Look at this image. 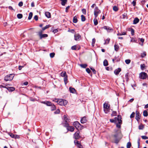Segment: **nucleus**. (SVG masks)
<instances>
[{
  "label": "nucleus",
  "instance_id": "5701e85b",
  "mask_svg": "<svg viewBox=\"0 0 148 148\" xmlns=\"http://www.w3.org/2000/svg\"><path fill=\"white\" fill-rule=\"evenodd\" d=\"M61 75L62 77H64L67 76V75L66 72L63 71L61 73Z\"/></svg>",
  "mask_w": 148,
  "mask_h": 148
},
{
  "label": "nucleus",
  "instance_id": "680f3d73",
  "mask_svg": "<svg viewBox=\"0 0 148 148\" xmlns=\"http://www.w3.org/2000/svg\"><path fill=\"white\" fill-rule=\"evenodd\" d=\"M132 4L134 6H135L136 4V1L135 0H134L132 3Z\"/></svg>",
  "mask_w": 148,
  "mask_h": 148
},
{
  "label": "nucleus",
  "instance_id": "58836bf2",
  "mask_svg": "<svg viewBox=\"0 0 148 148\" xmlns=\"http://www.w3.org/2000/svg\"><path fill=\"white\" fill-rule=\"evenodd\" d=\"M50 27V25H46L45 27L42 28V30L43 31H44L47 29L48 28H49Z\"/></svg>",
  "mask_w": 148,
  "mask_h": 148
},
{
  "label": "nucleus",
  "instance_id": "393cba45",
  "mask_svg": "<svg viewBox=\"0 0 148 148\" xmlns=\"http://www.w3.org/2000/svg\"><path fill=\"white\" fill-rule=\"evenodd\" d=\"M64 83H65V84H66L68 83L67 75L66 76V77H64Z\"/></svg>",
  "mask_w": 148,
  "mask_h": 148
},
{
  "label": "nucleus",
  "instance_id": "6ab92c4d",
  "mask_svg": "<svg viewBox=\"0 0 148 148\" xmlns=\"http://www.w3.org/2000/svg\"><path fill=\"white\" fill-rule=\"evenodd\" d=\"M45 16L48 18H50L51 17V13L48 12H45Z\"/></svg>",
  "mask_w": 148,
  "mask_h": 148
},
{
  "label": "nucleus",
  "instance_id": "7ed1b4c3",
  "mask_svg": "<svg viewBox=\"0 0 148 148\" xmlns=\"http://www.w3.org/2000/svg\"><path fill=\"white\" fill-rule=\"evenodd\" d=\"M118 133H116L114 134L112 136L114 138V142L116 144H118L121 138V137H119V135H121Z\"/></svg>",
  "mask_w": 148,
  "mask_h": 148
},
{
  "label": "nucleus",
  "instance_id": "e2e57ef3",
  "mask_svg": "<svg viewBox=\"0 0 148 148\" xmlns=\"http://www.w3.org/2000/svg\"><path fill=\"white\" fill-rule=\"evenodd\" d=\"M140 41L142 43L141 44V45H143V43L144 41V39L143 38H140Z\"/></svg>",
  "mask_w": 148,
  "mask_h": 148
},
{
  "label": "nucleus",
  "instance_id": "bf43d9fd",
  "mask_svg": "<svg viewBox=\"0 0 148 148\" xmlns=\"http://www.w3.org/2000/svg\"><path fill=\"white\" fill-rule=\"evenodd\" d=\"M144 127L143 125H140L139 126V130H143L144 128Z\"/></svg>",
  "mask_w": 148,
  "mask_h": 148
},
{
  "label": "nucleus",
  "instance_id": "0e129e2a",
  "mask_svg": "<svg viewBox=\"0 0 148 148\" xmlns=\"http://www.w3.org/2000/svg\"><path fill=\"white\" fill-rule=\"evenodd\" d=\"M90 69L92 71L93 73L94 74H95L96 73V71L94 69L92 68H90Z\"/></svg>",
  "mask_w": 148,
  "mask_h": 148
},
{
  "label": "nucleus",
  "instance_id": "f257e3e1",
  "mask_svg": "<svg viewBox=\"0 0 148 148\" xmlns=\"http://www.w3.org/2000/svg\"><path fill=\"white\" fill-rule=\"evenodd\" d=\"M121 115H118L117 117H115L114 118L115 121L116 122V121H118V123H116V125L117 127L120 128H121V125L122 123V121L121 120Z\"/></svg>",
  "mask_w": 148,
  "mask_h": 148
},
{
  "label": "nucleus",
  "instance_id": "c03bdc74",
  "mask_svg": "<svg viewBox=\"0 0 148 148\" xmlns=\"http://www.w3.org/2000/svg\"><path fill=\"white\" fill-rule=\"evenodd\" d=\"M130 31L132 35V36H134V29L131 28L130 29Z\"/></svg>",
  "mask_w": 148,
  "mask_h": 148
},
{
  "label": "nucleus",
  "instance_id": "2f4dec72",
  "mask_svg": "<svg viewBox=\"0 0 148 148\" xmlns=\"http://www.w3.org/2000/svg\"><path fill=\"white\" fill-rule=\"evenodd\" d=\"M114 49L116 51H117L119 49V47L118 45L115 44L114 45Z\"/></svg>",
  "mask_w": 148,
  "mask_h": 148
},
{
  "label": "nucleus",
  "instance_id": "e433bc0d",
  "mask_svg": "<svg viewBox=\"0 0 148 148\" xmlns=\"http://www.w3.org/2000/svg\"><path fill=\"white\" fill-rule=\"evenodd\" d=\"M131 145V143L130 142L127 143L126 146L127 148H130Z\"/></svg>",
  "mask_w": 148,
  "mask_h": 148
},
{
  "label": "nucleus",
  "instance_id": "1a4fd4ad",
  "mask_svg": "<svg viewBox=\"0 0 148 148\" xmlns=\"http://www.w3.org/2000/svg\"><path fill=\"white\" fill-rule=\"evenodd\" d=\"M42 31H40L38 32V35L40 37V39H42L43 38H46L48 37V35L46 34H42Z\"/></svg>",
  "mask_w": 148,
  "mask_h": 148
},
{
  "label": "nucleus",
  "instance_id": "f704fd0d",
  "mask_svg": "<svg viewBox=\"0 0 148 148\" xmlns=\"http://www.w3.org/2000/svg\"><path fill=\"white\" fill-rule=\"evenodd\" d=\"M32 16L33 13L32 12H30L29 14L28 19L29 20L31 19L32 17Z\"/></svg>",
  "mask_w": 148,
  "mask_h": 148
},
{
  "label": "nucleus",
  "instance_id": "72a5a7b5",
  "mask_svg": "<svg viewBox=\"0 0 148 148\" xmlns=\"http://www.w3.org/2000/svg\"><path fill=\"white\" fill-rule=\"evenodd\" d=\"M113 9L115 12H117L118 10V8L116 6H114L113 7Z\"/></svg>",
  "mask_w": 148,
  "mask_h": 148
},
{
  "label": "nucleus",
  "instance_id": "0eeeda50",
  "mask_svg": "<svg viewBox=\"0 0 148 148\" xmlns=\"http://www.w3.org/2000/svg\"><path fill=\"white\" fill-rule=\"evenodd\" d=\"M139 78L142 79H146L148 77L147 74L145 72H142L139 74Z\"/></svg>",
  "mask_w": 148,
  "mask_h": 148
},
{
  "label": "nucleus",
  "instance_id": "a19ab883",
  "mask_svg": "<svg viewBox=\"0 0 148 148\" xmlns=\"http://www.w3.org/2000/svg\"><path fill=\"white\" fill-rule=\"evenodd\" d=\"M148 112L146 110H144L143 112V115L145 116H148Z\"/></svg>",
  "mask_w": 148,
  "mask_h": 148
},
{
  "label": "nucleus",
  "instance_id": "20e7f679",
  "mask_svg": "<svg viewBox=\"0 0 148 148\" xmlns=\"http://www.w3.org/2000/svg\"><path fill=\"white\" fill-rule=\"evenodd\" d=\"M14 76V74H11L7 75L4 78V80L5 81H11L13 78Z\"/></svg>",
  "mask_w": 148,
  "mask_h": 148
},
{
  "label": "nucleus",
  "instance_id": "13d9d810",
  "mask_svg": "<svg viewBox=\"0 0 148 148\" xmlns=\"http://www.w3.org/2000/svg\"><path fill=\"white\" fill-rule=\"evenodd\" d=\"M82 13L84 14H86V10L85 9H83L82 10Z\"/></svg>",
  "mask_w": 148,
  "mask_h": 148
},
{
  "label": "nucleus",
  "instance_id": "4be33fe9",
  "mask_svg": "<svg viewBox=\"0 0 148 148\" xmlns=\"http://www.w3.org/2000/svg\"><path fill=\"white\" fill-rule=\"evenodd\" d=\"M103 65L105 66H107L108 65V62L107 60L105 59L104 60L103 62Z\"/></svg>",
  "mask_w": 148,
  "mask_h": 148
},
{
  "label": "nucleus",
  "instance_id": "a878e982",
  "mask_svg": "<svg viewBox=\"0 0 148 148\" xmlns=\"http://www.w3.org/2000/svg\"><path fill=\"white\" fill-rule=\"evenodd\" d=\"M129 75V73H127L125 74V79L126 80V81H128Z\"/></svg>",
  "mask_w": 148,
  "mask_h": 148
},
{
  "label": "nucleus",
  "instance_id": "2eb2a0df",
  "mask_svg": "<svg viewBox=\"0 0 148 148\" xmlns=\"http://www.w3.org/2000/svg\"><path fill=\"white\" fill-rule=\"evenodd\" d=\"M66 129L68 131L73 132L75 128L73 126H69L68 127H67Z\"/></svg>",
  "mask_w": 148,
  "mask_h": 148
},
{
  "label": "nucleus",
  "instance_id": "5fc2aeb1",
  "mask_svg": "<svg viewBox=\"0 0 148 148\" xmlns=\"http://www.w3.org/2000/svg\"><path fill=\"white\" fill-rule=\"evenodd\" d=\"M141 137L143 139L145 140L148 139V137L146 136H142Z\"/></svg>",
  "mask_w": 148,
  "mask_h": 148
},
{
  "label": "nucleus",
  "instance_id": "a211bd4d",
  "mask_svg": "<svg viewBox=\"0 0 148 148\" xmlns=\"http://www.w3.org/2000/svg\"><path fill=\"white\" fill-rule=\"evenodd\" d=\"M139 19L137 17L136 18L134 19L133 21V23L134 24H136L139 22Z\"/></svg>",
  "mask_w": 148,
  "mask_h": 148
},
{
  "label": "nucleus",
  "instance_id": "69168bd1",
  "mask_svg": "<svg viewBox=\"0 0 148 148\" xmlns=\"http://www.w3.org/2000/svg\"><path fill=\"white\" fill-rule=\"evenodd\" d=\"M86 71L87 72V73L89 74L91 72L90 70L88 68L86 69Z\"/></svg>",
  "mask_w": 148,
  "mask_h": 148
},
{
  "label": "nucleus",
  "instance_id": "cd10ccee",
  "mask_svg": "<svg viewBox=\"0 0 148 148\" xmlns=\"http://www.w3.org/2000/svg\"><path fill=\"white\" fill-rule=\"evenodd\" d=\"M67 2V0H61V4L64 5Z\"/></svg>",
  "mask_w": 148,
  "mask_h": 148
},
{
  "label": "nucleus",
  "instance_id": "c85d7f7f",
  "mask_svg": "<svg viewBox=\"0 0 148 148\" xmlns=\"http://www.w3.org/2000/svg\"><path fill=\"white\" fill-rule=\"evenodd\" d=\"M51 111H53L56 110V108L55 105L54 104H52V106H51Z\"/></svg>",
  "mask_w": 148,
  "mask_h": 148
},
{
  "label": "nucleus",
  "instance_id": "7c9ffc66",
  "mask_svg": "<svg viewBox=\"0 0 148 148\" xmlns=\"http://www.w3.org/2000/svg\"><path fill=\"white\" fill-rule=\"evenodd\" d=\"M110 39L109 38H107L105 41V42L104 43V45H106L108 44L110 42Z\"/></svg>",
  "mask_w": 148,
  "mask_h": 148
},
{
  "label": "nucleus",
  "instance_id": "f03ea898",
  "mask_svg": "<svg viewBox=\"0 0 148 148\" xmlns=\"http://www.w3.org/2000/svg\"><path fill=\"white\" fill-rule=\"evenodd\" d=\"M103 110L106 114H107L110 112V105L106 102H105L103 105Z\"/></svg>",
  "mask_w": 148,
  "mask_h": 148
},
{
  "label": "nucleus",
  "instance_id": "bb28decb",
  "mask_svg": "<svg viewBox=\"0 0 148 148\" xmlns=\"http://www.w3.org/2000/svg\"><path fill=\"white\" fill-rule=\"evenodd\" d=\"M117 115V112L116 111H113L112 113L111 114L112 116H115Z\"/></svg>",
  "mask_w": 148,
  "mask_h": 148
},
{
  "label": "nucleus",
  "instance_id": "de8ad7c7",
  "mask_svg": "<svg viewBox=\"0 0 148 148\" xmlns=\"http://www.w3.org/2000/svg\"><path fill=\"white\" fill-rule=\"evenodd\" d=\"M9 134L12 138H14V136H15V134H13L11 133H9Z\"/></svg>",
  "mask_w": 148,
  "mask_h": 148
},
{
  "label": "nucleus",
  "instance_id": "dca6fc26",
  "mask_svg": "<svg viewBox=\"0 0 148 148\" xmlns=\"http://www.w3.org/2000/svg\"><path fill=\"white\" fill-rule=\"evenodd\" d=\"M121 71V69L120 68H118V69L114 70V73L116 75H117L119 74V72H120Z\"/></svg>",
  "mask_w": 148,
  "mask_h": 148
},
{
  "label": "nucleus",
  "instance_id": "603ef678",
  "mask_svg": "<svg viewBox=\"0 0 148 148\" xmlns=\"http://www.w3.org/2000/svg\"><path fill=\"white\" fill-rule=\"evenodd\" d=\"M110 122L112 123H114L116 124V122L115 121V120L113 119H110Z\"/></svg>",
  "mask_w": 148,
  "mask_h": 148
},
{
  "label": "nucleus",
  "instance_id": "412c9836",
  "mask_svg": "<svg viewBox=\"0 0 148 148\" xmlns=\"http://www.w3.org/2000/svg\"><path fill=\"white\" fill-rule=\"evenodd\" d=\"M69 89L71 93H74L75 92V89L73 88L70 87Z\"/></svg>",
  "mask_w": 148,
  "mask_h": 148
},
{
  "label": "nucleus",
  "instance_id": "9b49d317",
  "mask_svg": "<svg viewBox=\"0 0 148 148\" xmlns=\"http://www.w3.org/2000/svg\"><path fill=\"white\" fill-rule=\"evenodd\" d=\"M81 38V36L79 34H75L74 35V39L76 41L79 40Z\"/></svg>",
  "mask_w": 148,
  "mask_h": 148
},
{
  "label": "nucleus",
  "instance_id": "6e6552de",
  "mask_svg": "<svg viewBox=\"0 0 148 148\" xmlns=\"http://www.w3.org/2000/svg\"><path fill=\"white\" fill-rule=\"evenodd\" d=\"M101 12V11L98 8L97 6L96 7L94 10V14L95 18H97L98 16V14Z\"/></svg>",
  "mask_w": 148,
  "mask_h": 148
},
{
  "label": "nucleus",
  "instance_id": "8fccbe9b",
  "mask_svg": "<svg viewBox=\"0 0 148 148\" xmlns=\"http://www.w3.org/2000/svg\"><path fill=\"white\" fill-rule=\"evenodd\" d=\"M135 114V113L134 112H132L130 116V118H134V116Z\"/></svg>",
  "mask_w": 148,
  "mask_h": 148
},
{
  "label": "nucleus",
  "instance_id": "aec40b11",
  "mask_svg": "<svg viewBox=\"0 0 148 148\" xmlns=\"http://www.w3.org/2000/svg\"><path fill=\"white\" fill-rule=\"evenodd\" d=\"M7 89L10 92H12L14 90L15 88L13 87H8L7 88Z\"/></svg>",
  "mask_w": 148,
  "mask_h": 148
},
{
  "label": "nucleus",
  "instance_id": "4468645a",
  "mask_svg": "<svg viewBox=\"0 0 148 148\" xmlns=\"http://www.w3.org/2000/svg\"><path fill=\"white\" fill-rule=\"evenodd\" d=\"M136 119L137 121H138L140 119V113L139 112L136 110Z\"/></svg>",
  "mask_w": 148,
  "mask_h": 148
},
{
  "label": "nucleus",
  "instance_id": "473e14b6",
  "mask_svg": "<svg viewBox=\"0 0 148 148\" xmlns=\"http://www.w3.org/2000/svg\"><path fill=\"white\" fill-rule=\"evenodd\" d=\"M93 21H94V25H97L98 23V22L97 20V19H96V18H95L93 20Z\"/></svg>",
  "mask_w": 148,
  "mask_h": 148
},
{
  "label": "nucleus",
  "instance_id": "c756f323",
  "mask_svg": "<svg viewBox=\"0 0 148 148\" xmlns=\"http://www.w3.org/2000/svg\"><path fill=\"white\" fill-rule=\"evenodd\" d=\"M115 62H119L120 60V59L119 57V56H116L114 58Z\"/></svg>",
  "mask_w": 148,
  "mask_h": 148
},
{
  "label": "nucleus",
  "instance_id": "3c124183",
  "mask_svg": "<svg viewBox=\"0 0 148 148\" xmlns=\"http://www.w3.org/2000/svg\"><path fill=\"white\" fill-rule=\"evenodd\" d=\"M55 54L54 53H51L50 54V56L51 58H53L55 56Z\"/></svg>",
  "mask_w": 148,
  "mask_h": 148
},
{
  "label": "nucleus",
  "instance_id": "4d7b16f0",
  "mask_svg": "<svg viewBox=\"0 0 148 148\" xmlns=\"http://www.w3.org/2000/svg\"><path fill=\"white\" fill-rule=\"evenodd\" d=\"M60 112V110L59 109H57L56 111L54 112V113L55 114H59Z\"/></svg>",
  "mask_w": 148,
  "mask_h": 148
},
{
  "label": "nucleus",
  "instance_id": "f3484780",
  "mask_svg": "<svg viewBox=\"0 0 148 148\" xmlns=\"http://www.w3.org/2000/svg\"><path fill=\"white\" fill-rule=\"evenodd\" d=\"M80 121L82 123H86L87 120L86 119V117L84 116L81 119Z\"/></svg>",
  "mask_w": 148,
  "mask_h": 148
},
{
  "label": "nucleus",
  "instance_id": "b1692460",
  "mask_svg": "<svg viewBox=\"0 0 148 148\" xmlns=\"http://www.w3.org/2000/svg\"><path fill=\"white\" fill-rule=\"evenodd\" d=\"M64 122H69V119H68L67 117L66 116L64 115Z\"/></svg>",
  "mask_w": 148,
  "mask_h": 148
},
{
  "label": "nucleus",
  "instance_id": "09e8293b",
  "mask_svg": "<svg viewBox=\"0 0 148 148\" xmlns=\"http://www.w3.org/2000/svg\"><path fill=\"white\" fill-rule=\"evenodd\" d=\"M125 62L126 64H128L130 63L131 60L129 59L126 60L125 61Z\"/></svg>",
  "mask_w": 148,
  "mask_h": 148
},
{
  "label": "nucleus",
  "instance_id": "864d4df0",
  "mask_svg": "<svg viewBox=\"0 0 148 148\" xmlns=\"http://www.w3.org/2000/svg\"><path fill=\"white\" fill-rule=\"evenodd\" d=\"M145 65L144 64H141L140 65V68H141V69L142 70H143V69L145 68Z\"/></svg>",
  "mask_w": 148,
  "mask_h": 148
},
{
  "label": "nucleus",
  "instance_id": "4c0bfd02",
  "mask_svg": "<svg viewBox=\"0 0 148 148\" xmlns=\"http://www.w3.org/2000/svg\"><path fill=\"white\" fill-rule=\"evenodd\" d=\"M77 18L76 16L74 17L73 19V22L74 23H76L77 22Z\"/></svg>",
  "mask_w": 148,
  "mask_h": 148
},
{
  "label": "nucleus",
  "instance_id": "774afa93",
  "mask_svg": "<svg viewBox=\"0 0 148 148\" xmlns=\"http://www.w3.org/2000/svg\"><path fill=\"white\" fill-rule=\"evenodd\" d=\"M34 18L36 21H37L38 19V17L37 15H35L34 17Z\"/></svg>",
  "mask_w": 148,
  "mask_h": 148
},
{
  "label": "nucleus",
  "instance_id": "c9c22d12",
  "mask_svg": "<svg viewBox=\"0 0 148 148\" xmlns=\"http://www.w3.org/2000/svg\"><path fill=\"white\" fill-rule=\"evenodd\" d=\"M80 66L81 67L84 68H86L87 66V64H80Z\"/></svg>",
  "mask_w": 148,
  "mask_h": 148
},
{
  "label": "nucleus",
  "instance_id": "37998d69",
  "mask_svg": "<svg viewBox=\"0 0 148 148\" xmlns=\"http://www.w3.org/2000/svg\"><path fill=\"white\" fill-rule=\"evenodd\" d=\"M17 17L19 19H21L23 17V15L21 14H18L17 15Z\"/></svg>",
  "mask_w": 148,
  "mask_h": 148
},
{
  "label": "nucleus",
  "instance_id": "9d476101",
  "mask_svg": "<svg viewBox=\"0 0 148 148\" xmlns=\"http://www.w3.org/2000/svg\"><path fill=\"white\" fill-rule=\"evenodd\" d=\"M79 131H77L74 134V138L77 140L81 138L79 135Z\"/></svg>",
  "mask_w": 148,
  "mask_h": 148
},
{
  "label": "nucleus",
  "instance_id": "a18cd8bd",
  "mask_svg": "<svg viewBox=\"0 0 148 148\" xmlns=\"http://www.w3.org/2000/svg\"><path fill=\"white\" fill-rule=\"evenodd\" d=\"M126 34V32H124L121 33H119V32L117 34V36H121V35H125Z\"/></svg>",
  "mask_w": 148,
  "mask_h": 148
},
{
  "label": "nucleus",
  "instance_id": "338daca9",
  "mask_svg": "<svg viewBox=\"0 0 148 148\" xmlns=\"http://www.w3.org/2000/svg\"><path fill=\"white\" fill-rule=\"evenodd\" d=\"M18 5L19 6H20V7L22 6L23 5V2H22V1L20 2L19 3Z\"/></svg>",
  "mask_w": 148,
  "mask_h": 148
},
{
  "label": "nucleus",
  "instance_id": "f8f14e48",
  "mask_svg": "<svg viewBox=\"0 0 148 148\" xmlns=\"http://www.w3.org/2000/svg\"><path fill=\"white\" fill-rule=\"evenodd\" d=\"M101 29H104L106 30L108 32H110V31H112L113 29L110 27L108 26H104L101 28Z\"/></svg>",
  "mask_w": 148,
  "mask_h": 148
},
{
  "label": "nucleus",
  "instance_id": "ea45409f",
  "mask_svg": "<svg viewBox=\"0 0 148 148\" xmlns=\"http://www.w3.org/2000/svg\"><path fill=\"white\" fill-rule=\"evenodd\" d=\"M69 122H65L64 124V126L66 127V128H67V127H68L69 126V124L68 123Z\"/></svg>",
  "mask_w": 148,
  "mask_h": 148
},
{
  "label": "nucleus",
  "instance_id": "79ce46f5",
  "mask_svg": "<svg viewBox=\"0 0 148 148\" xmlns=\"http://www.w3.org/2000/svg\"><path fill=\"white\" fill-rule=\"evenodd\" d=\"M81 20L82 21H84L86 20L85 17L83 15H81Z\"/></svg>",
  "mask_w": 148,
  "mask_h": 148
},
{
  "label": "nucleus",
  "instance_id": "39448f33",
  "mask_svg": "<svg viewBox=\"0 0 148 148\" xmlns=\"http://www.w3.org/2000/svg\"><path fill=\"white\" fill-rule=\"evenodd\" d=\"M67 101L66 100L62 99H59L58 104L61 106H65L67 103Z\"/></svg>",
  "mask_w": 148,
  "mask_h": 148
},
{
  "label": "nucleus",
  "instance_id": "052dcab7",
  "mask_svg": "<svg viewBox=\"0 0 148 148\" xmlns=\"http://www.w3.org/2000/svg\"><path fill=\"white\" fill-rule=\"evenodd\" d=\"M71 49L73 50H76V47L75 45H74L71 47Z\"/></svg>",
  "mask_w": 148,
  "mask_h": 148
},
{
  "label": "nucleus",
  "instance_id": "6e6d98bb",
  "mask_svg": "<svg viewBox=\"0 0 148 148\" xmlns=\"http://www.w3.org/2000/svg\"><path fill=\"white\" fill-rule=\"evenodd\" d=\"M140 138H138V148H139L140 145Z\"/></svg>",
  "mask_w": 148,
  "mask_h": 148
},
{
  "label": "nucleus",
  "instance_id": "49530a36",
  "mask_svg": "<svg viewBox=\"0 0 148 148\" xmlns=\"http://www.w3.org/2000/svg\"><path fill=\"white\" fill-rule=\"evenodd\" d=\"M95 42V38H93L92 39V46H94V45Z\"/></svg>",
  "mask_w": 148,
  "mask_h": 148
},
{
  "label": "nucleus",
  "instance_id": "423d86ee",
  "mask_svg": "<svg viewBox=\"0 0 148 148\" xmlns=\"http://www.w3.org/2000/svg\"><path fill=\"white\" fill-rule=\"evenodd\" d=\"M73 125L77 129H78V128H80L81 129H82L83 127V126L82 125L77 121H76L74 122L73 123Z\"/></svg>",
  "mask_w": 148,
  "mask_h": 148
},
{
  "label": "nucleus",
  "instance_id": "ddd939ff",
  "mask_svg": "<svg viewBox=\"0 0 148 148\" xmlns=\"http://www.w3.org/2000/svg\"><path fill=\"white\" fill-rule=\"evenodd\" d=\"M41 103L46 105L47 106H52V103L50 101H42Z\"/></svg>",
  "mask_w": 148,
  "mask_h": 148
}]
</instances>
